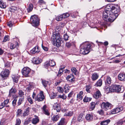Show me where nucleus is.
I'll use <instances>...</instances> for the list:
<instances>
[{
  "instance_id": "obj_32",
  "label": "nucleus",
  "mask_w": 125,
  "mask_h": 125,
  "mask_svg": "<svg viewBox=\"0 0 125 125\" xmlns=\"http://www.w3.org/2000/svg\"><path fill=\"white\" fill-rule=\"evenodd\" d=\"M123 108L122 106L119 107L115 109L116 113H117L119 112L122 111Z\"/></svg>"
},
{
  "instance_id": "obj_60",
  "label": "nucleus",
  "mask_w": 125,
  "mask_h": 125,
  "mask_svg": "<svg viewBox=\"0 0 125 125\" xmlns=\"http://www.w3.org/2000/svg\"><path fill=\"white\" fill-rule=\"evenodd\" d=\"M73 76L72 74H70L67 76L66 79L67 80L70 79V78H72L73 77Z\"/></svg>"
},
{
  "instance_id": "obj_16",
  "label": "nucleus",
  "mask_w": 125,
  "mask_h": 125,
  "mask_svg": "<svg viewBox=\"0 0 125 125\" xmlns=\"http://www.w3.org/2000/svg\"><path fill=\"white\" fill-rule=\"evenodd\" d=\"M101 93L99 90H98L95 92L93 95V97L95 99H98L101 96Z\"/></svg>"
},
{
  "instance_id": "obj_24",
  "label": "nucleus",
  "mask_w": 125,
  "mask_h": 125,
  "mask_svg": "<svg viewBox=\"0 0 125 125\" xmlns=\"http://www.w3.org/2000/svg\"><path fill=\"white\" fill-rule=\"evenodd\" d=\"M110 121V119H108L101 121L100 124L101 125H107Z\"/></svg>"
},
{
  "instance_id": "obj_45",
  "label": "nucleus",
  "mask_w": 125,
  "mask_h": 125,
  "mask_svg": "<svg viewBox=\"0 0 125 125\" xmlns=\"http://www.w3.org/2000/svg\"><path fill=\"white\" fill-rule=\"evenodd\" d=\"M18 94L21 97H22L24 95V92L21 90H20L19 91Z\"/></svg>"
},
{
  "instance_id": "obj_56",
  "label": "nucleus",
  "mask_w": 125,
  "mask_h": 125,
  "mask_svg": "<svg viewBox=\"0 0 125 125\" xmlns=\"http://www.w3.org/2000/svg\"><path fill=\"white\" fill-rule=\"evenodd\" d=\"M8 40L9 36H6L4 37L3 41V42H5Z\"/></svg>"
},
{
  "instance_id": "obj_7",
  "label": "nucleus",
  "mask_w": 125,
  "mask_h": 125,
  "mask_svg": "<svg viewBox=\"0 0 125 125\" xmlns=\"http://www.w3.org/2000/svg\"><path fill=\"white\" fill-rule=\"evenodd\" d=\"M112 106V105L108 102H103L101 104V108L105 111L110 109Z\"/></svg>"
},
{
  "instance_id": "obj_3",
  "label": "nucleus",
  "mask_w": 125,
  "mask_h": 125,
  "mask_svg": "<svg viewBox=\"0 0 125 125\" xmlns=\"http://www.w3.org/2000/svg\"><path fill=\"white\" fill-rule=\"evenodd\" d=\"M81 49L80 51L81 54L86 55L88 53L91 49V45L89 44L85 43L82 44L80 46Z\"/></svg>"
},
{
  "instance_id": "obj_13",
  "label": "nucleus",
  "mask_w": 125,
  "mask_h": 125,
  "mask_svg": "<svg viewBox=\"0 0 125 125\" xmlns=\"http://www.w3.org/2000/svg\"><path fill=\"white\" fill-rule=\"evenodd\" d=\"M55 65V62L54 61L52 60H50L48 62H45L44 64V66L46 67L49 66L53 67Z\"/></svg>"
},
{
  "instance_id": "obj_30",
  "label": "nucleus",
  "mask_w": 125,
  "mask_h": 125,
  "mask_svg": "<svg viewBox=\"0 0 125 125\" xmlns=\"http://www.w3.org/2000/svg\"><path fill=\"white\" fill-rule=\"evenodd\" d=\"M86 90L88 93H90V90L92 89V86L90 85H86Z\"/></svg>"
},
{
  "instance_id": "obj_22",
  "label": "nucleus",
  "mask_w": 125,
  "mask_h": 125,
  "mask_svg": "<svg viewBox=\"0 0 125 125\" xmlns=\"http://www.w3.org/2000/svg\"><path fill=\"white\" fill-rule=\"evenodd\" d=\"M66 121L65 118H62L59 122L57 123L58 125H65L66 124Z\"/></svg>"
},
{
  "instance_id": "obj_18",
  "label": "nucleus",
  "mask_w": 125,
  "mask_h": 125,
  "mask_svg": "<svg viewBox=\"0 0 125 125\" xmlns=\"http://www.w3.org/2000/svg\"><path fill=\"white\" fill-rule=\"evenodd\" d=\"M47 107L45 105H44L42 107V110L43 113L44 114L47 116H49L50 113L48 110L46 109Z\"/></svg>"
},
{
  "instance_id": "obj_9",
  "label": "nucleus",
  "mask_w": 125,
  "mask_h": 125,
  "mask_svg": "<svg viewBox=\"0 0 125 125\" xmlns=\"http://www.w3.org/2000/svg\"><path fill=\"white\" fill-rule=\"evenodd\" d=\"M44 98V96L43 94V92L41 91L38 94L36 97L34 98L35 101H37L38 102L42 101Z\"/></svg>"
},
{
  "instance_id": "obj_6",
  "label": "nucleus",
  "mask_w": 125,
  "mask_h": 125,
  "mask_svg": "<svg viewBox=\"0 0 125 125\" xmlns=\"http://www.w3.org/2000/svg\"><path fill=\"white\" fill-rule=\"evenodd\" d=\"M9 73L10 71L9 69H6L3 70L0 74L2 79L4 80L6 79L9 74Z\"/></svg>"
},
{
  "instance_id": "obj_41",
  "label": "nucleus",
  "mask_w": 125,
  "mask_h": 125,
  "mask_svg": "<svg viewBox=\"0 0 125 125\" xmlns=\"http://www.w3.org/2000/svg\"><path fill=\"white\" fill-rule=\"evenodd\" d=\"M0 7L1 8H4L6 7V4L5 2H2L0 4Z\"/></svg>"
},
{
  "instance_id": "obj_23",
  "label": "nucleus",
  "mask_w": 125,
  "mask_h": 125,
  "mask_svg": "<svg viewBox=\"0 0 125 125\" xmlns=\"http://www.w3.org/2000/svg\"><path fill=\"white\" fill-rule=\"evenodd\" d=\"M119 79L121 81H125V75L122 73L119 74L118 76Z\"/></svg>"
},
{
  "instance_id": "obj_52",
  "label": "nucleus",
  "mask_w": 125,
  "mask_h": 125,
  "mask_svg": "<svg viewBox=\"0 0 125 125\" xmlns=\"http://www.w3.org/2000/svg\"><path fill=\"white\" fill-rule=\"evenodd\" d=\"M125 121V120L123 121L122 120H120L116 123V124L117 125H121L123 124Z\"/></svg>"
},
{
  "instance_id": "obj_49",
  "label": "nucleus",
  "mask_w": 125,
  "mask_h": 125,
  "mask_svg": "<svg viewBox=\"0 0 125 125\" xmlns=\"http://www.w3.org/2000/svg\"><path fill=\"white\" fill-rule=\"evenodd\" d=\"M73 73L75 75L76 74V73L77 72V70L74 67L72 68L71 69Z\"/></svg>"
},
{
  "instance_id": "obj_19",
  "label": "nucleus",
  "mask_w": 125,
  "mask_h": 125,
  "mask_svg": "<svg viewBox=\"0 0 125 125\" xmlns=\"http://www.w3.org/2000/svg\"><path fill=\"white\" fill-rule=\"evenodd\" d=\"M34 117L35 118H33L32 120V123L33 124L36 125L39 122V119L37 116L35 115Z\"/></svg>"
},
{
  "instance_id": "obj_27",
  "label": "nucleus",
  "mask_w": 125,
  "mask_h": 125,
  "mask_svg": "<svg viewBox=\"0 0 125 125\" xmlns=\"http://www.w3.org/2000/svg\"><path fill=\"white\" fill-rule=\"evenodd\" d=\"M73 111H69L65 113L64 114V116H71L73 115Z\"/></svg>"
},
{
  "instance_id": "obj_25",
  "label": "nucleus",
  "mask_w": 125,
  "mask_h": 125,
  "mask_svg": "<svg viewBox=\"0 0 125 125\" xmlns=\"http://www.w3.org/2000/svg\"><path fill=\"white\" fill-rule=\"evenodd\" d=\"M98 77V75L96 73H94L92 75L91 78L93 81L96 80Z\"/></svg>"
},
{
  "instance_id": "obj_47",
  "label": "nucleus",
  "mask_w": 125,
  "mask_h": 125,
  "mask_svg": "<svg viewBox=\"0 0 125 125\" xmlns=\"http://www.w3.org/2000/svg\"><path fill=\"white\" fill-rule=\"evenodd\" d=\"M67 97L64 94H63L62 95H58V98H62L63 99H65Z\"/></svg>"
},
{
  "instance_id": "obj_20",
  "label": "nucleus",
  "mask_w": 125,
  "mask_h": 125,
  "mask_svg": "<svg viewBox=\"0 0 125 125\" xmlns=\"http://www.w3.org/2000/svg\"><path fill=\"white\" fill-rule=\"evenodd\" d=\"M11 77L14 82L17 83L18 82V80L19 78V75H12L11 76Z\"/></svg>"
},
{
  "instance_id": "obj_34",
  "label": "nucleus",
  "mask_w": 125,
  "mask_h": 125,
  "mask_svg": "<svg viewBox=\"0 0 125 125\" xmlns=\"http://www.w3.org/2000/svg\"><path fill=\"white\" fill-rule=\"evenodd\" d=\"M17 100V98L16 97H15L14 98V99L13 100L12 102V104L13 106L14 107L15 106L16 102Z\"/></svg>"
},
{
  "instance_id": "obj_1",
  "label": "nucleus",
  "mask_w": 125,
  "mask_h": 125,
  "mask_svg": "<svg viewBox=\"0 0 125 125\" xmlns=\"http://www.w3.org/2000/svg\"><path fill=\"white\" fill-rule=\"evenodd\" d=\"M112 12H109L108 11L104 12L103 14V19L107 21L113 22L114 21L118 16V14L115 15L111 14Z\"/></svg>"
},
{
  "instance_id": "obj_59",
  "label": "nucleus",
  "mask_w": 125,
  "mask_h": 125,
  "mask_svg": "<svg viewBox=\"0 0 125 125\" xmlns=\"http://www.w3.org/2000/svg\"><path fill=\"white\" fill-rule=\"evenodd\" d=\"M30 108L29 107L27 108L26 109V112L24 113V114H26L25 115H28L29 114V110L30 109Z\"/></svg>"
},
{
  "instance_id": "obj_48",
  "label": "nucleus",
  "mask_w": 125,
  "mask_h": 125,
  "mask_svg": "<svg viewBox=\"0 0 125 125\" xmlns=\"http://www.w3.org/2000/svg\"><path fill=\"white\" fill-rule=\"evenodd\" d=\"M22 110L21 109H18L17 112V116H20L22 113Z\"/></svg>"
},
{
  "instance_id": "obj_36",
  "label": "nucleus",
  "mask_w": 125,
  "mask_h": 125,
  "mask_svg": "<svg viewBox=\"0 0 125 125\" xmlns=\"http://www.w3.org/2000/svg\"><path fill=\"white\" fill-rule=\"evenodd\" d=\"M102 83L101 80H99L96 83L95 85L96 86H100L102 84Z\"/></svg>"
},
{
  "instance_id": "obj_5",
  "label": "nucleus",
  "mask_w": 125,
  "mask_h": 125,
  "mask_svg": "<svg viewBox=\"0 0 125 125\" xmlns=\"http://www.w3.org/2000/svg\"><path fill=\"white\" fill-rule=\"evenodd\" d=\"M39 20L36 15L32 16L30 19L31 23L35 27L38 26L39 25Z\"/></svg>"
},
{
  "instance_id": "obj_31",
  "label": "nucleus",
  "mask_w": 125,
  "mask_h": 125,
  "mask_svg": "<svg viewBox=\"0 0 125 125\" xmlns=\"http://www.w3.org/2000/svg\"><path fill=\"white\" fill-rule=\"evenodd\" d=\"M64 67L63 68H61L59 70L58 72V73L57 75V76L58 77L60 76L62 74L63 71V69H64Z\"/></svg>"
},
{
  "instance_id": "obj_62",
  "label": "nucleus",
  "mask_w": 125,
  "mask_h": 125,
  "mask_svg": "<svg viewBox=\"0 0 125 125\" xmlns=\"http://www.w3.org/2000/svg\"><path fill=\"white\" fill-rule=\"evenodd\" d=\"M5 105L4 102H2V103H1V105H0V109H1L3 108L5 106Z\"/></svg>"
},
{
  "instance_id": "obj_50",
  "label": "nucleus",
  "mask_w": 125,
  "mask_h": 125,
  "mask_svg": "<svg viewBox=\"0 0 125 125\" xmlns=\"http://www.w3.org/2000/svg\"><path fill=\"white\" fill-rule=\"evenodd\" d=\"M64 40L65 41H67L68 40V39L69 37V36L67 35V33L64 34L63 36Z\"/></svg>"
},
{
  "instance_id": "obj_53",
  "label": "nucleus",
  "mask_w": 125,
  "mask_h": 125,
  "mask_svg": "<svg viewBox=\"0 0 125 125\" xmlns=\"http://www.w3.org/2000/svg\"><path fill=\"white\" fill-rule=\"evenodd\" d=\"M97 113L99 115H103L104 112L101 109L98 111L97 112Z\"/></svg>"
},
{
  "instance_id": "obj_12",
  "label": "nucleus",
  "mask_w": 125,
  "mask_h": 125,
  "mask_svg": "<svg viewBox=\"0 0 125 125\" xmlns=\"http://www.w3.org/2000/svg\"><path fill=\"white\" fill-rule=\"evenodd\" d=\"M16 92L17 90L15 87H13L9 90L8 97H10L12 96H13L16 93Z\"/></svg>"
},
{
  "instance_id": "obj_21",
  "label": "nucleus",
  "mask_w": 125,
  "mask_h": 125,
  "mask_svg": "<svg viewBox=\"0 0 125 125\" xmlns=\"http://www.w3.org/2000/svg\"><path fill=\"white\" fill-rule=\"evenodd\" d=\"M41 60H40L39 58H34L32 59L33 63L36 64H38L40 63L41 62Z\"/></svg>"
},
{
  "instance_id": "obj_15",
  "label": "nucleus",
  "mask_w": 125,
  "mask_h": 125,
  "mask_svg": "<svg viewBox=\"0 0 125 125\" xmlns=\"http://www.w3.org/2000/svg\"><path fill=\"white\" fill-rule=\"evenodd\" d=\"M112 80L111 78L108 76H107L105 79V83L106 85H109L111 83Z\"/></svg>"
},
{
  "instance_id": "obj_8",
  "label": "nucleus",
  "mask_w": 125,
  "mask_h": 125,
  "mask_svg": "<svg viewBox=\"0 0 125 125\" xmlns=\"http://www.w3.org/2000/svg\"><path fill=\"white\" fill-rule=\"evenodd\" d=\"M31 69L28 67H24L22 70L21 72L22 75L26 77L29 76Z\"/></svg>"
},
{
  "instance_id": "obj_35",
  "label": "nucleus",
  "mask_w": 125,
  "mask_h": 125,
  "mask_svg": "<svg viewBox=\"0 0 125 125\" xmlns=\"http://www.w3.org/2000/svg\"><path fill=\"white\" fill-rule=\"evenodd\" d=\"M83 119V114H80L78 118V120L79 122H81Z\"/></svg>"
},
{
  "instance_id": "obj_54",
  "label": "nucleus",
  "mask_w": 125,
  "mask_h": 125,
  "mask_svg": "<svg viewBox=\"0 0 125 125\" xmlns=\"http://www.w3.org/2000/svg\"><path fill=\"white\" fill-rule=\"evenodd\" d=\"M11 11L13 12H14L17 10V8L15 7H12L10 8Z\"/></svg>"
},
{
  "instance_id": "obj_39",
  "label": "nucleus",
  "mask_w": 125,
  "mask_h": 125,
  "mask_svg": "<svg viewBox=\"0 0 125 125\" xmlns=\"http://www.w3.org/2000/svg\"><path fill=\"white\" fill-rule=\"evenodd\" d=\"M111 91V86L110 87H106L105 89V91L106 93L112 92V91Z\"/></svg>"
},
{
  "instance_id": "obj_10",
  "label": "nucleus",
  "mask_w": 125,
  "mask_h": 125,
  "mask_svg": "<svg viewBox=\"0 0 125 125\" xmlns=\"http://www.w3.org/2000/svg\"><path fill=\"white\" fill-rule=\"evenodd\" d=\"M111 88L112 92H119L121 90L120 86L116 84L112 85L111 86Z\"/></svg>"
},
{
  "instance_id": "obj_42",
  "label": "nucleus",
  "mask_w": 125,
  "mask_h": 125,
  "mask_svg": "<svg viewBox=\"0 0 125 125\" xmlns=\"http://www.w3.org/2000/svg\"><path fill=\"white\" fill-rule=\"evenodd\" d=\"M50 96L51 99H53L56 96V94L52 92L50 94Z\"/></svg>"
},
{
  "instance_id": "obj_46",
  "label": "nucleus",
  "mask_w": 125,
  "mask_h": 125,
  "mask_svg": "<svg viewBox=\"0 0 125 125\" xmlns=\"http://www.w3.org/2000/svg\"><path fill=\"white\" fill-rule=\"evenodd\" d=\"M62 15L63 19L65 18H67L69 17L70 15L69 14L67 13H63Z\"/></svg>"
},
{
  "instance_id": "obj_64",
  "label": "nucleus",
  "mask_w": 125,
  "mask_h": 125,
  "mask_svg": "<svg viewBox=\"0 0 125 125\" xmlns=\"http://www.w3.org/2000/svg\"><path fill=\"white\" fill-rule=\"evenodd\" d=\"M9 102V100L8 99H6L3 102L4 104L6 105L8 104Z\"/></svg>"
},
{
  "instance_id": "obj_58",
  "label": "nucleus",
  "mask_w": 125,
  "mask_h": 125,
  "mask_svg": "<svg viewBox=\"0 0 125 125\" xmlns=\"http://www.w3.org/2000/svg\"><path fill=\"white\" fill-rule=\"evenodd\" d=\"M13 25V23L10 21H9L7 23V25L10 27L12 26Z\"/></svg>"
},
{
  "instance_id": "obj_55",
  "label": "nucleus",
  "mask_w": 125,
  "mask_h": 125,
  "mask_svg": "<svg viewBox=\"0 0 125 125\" xmlns=\"http://www.w3.org/2000/svg\"><path fill=\"white\" fill-rule=\"evenodd\" d=\"M75 80V79L74 77H73L72 78H70V79L67 80V81L71 82L72 83Z\"/></svg>"
},
{
  "instance_id": "obj_38",
  "label": "nucleus",
  "mask_w": 125,
  "mask_h": 125,
  "mask_svg": "<svg viewBox=\"0 0 125 125\" xmlns=\"http://www.w3.org/2000/svg\"><path fill=\"white\" fill-rule=\"evenodd\" d=\"M63 19V18L62 15H58L57 16L56 18V20L58 21L62 20Z\"/></svg>"
},
{
  "instance_id": "obj_4",
  "label": "nucleus",
  "mask_w": 125,
  "mask_h": 125,
  "mask_svg": "<svg viewBox=\"0 0 125 125\" xmlns=\"http://www.w3.org/2000/svg\"><path fill=\"white\" fill-rule=\"evenodd\" d=\"M105 11H108L109 12H112L111 14L115 15H118L120 11V8L119 6H117V8H115L114 6L112 5H108L106 7Z\"/></svg>"
},
{
  "instance_id": "obj_37",
  "label": "nucleus",
  "mask_w": 125,
  "mask_h": 125,
  "mask_svg": "<svg viewBox=\"0 0 125 125\" xmlns=\"http://www.w3.org/2000/svg\"><path fill=\"white\" fill-rule=\"evenodd\" d=\"M92 99V98L86 96L83 99V101L84 102H87L91 101Z\"/></svg>"
},
{
  "instance_id": "obj_33",
  "label": "nucleus",
  "mask_w": 125,
  "mask_h": 125,
  "mask_svg": "<svg viewBox=\"0 0 125 125\" xmlns=\"http://www.w3.org/2000/svg\"><path fill=\"white\" fill-rule=\"evenodd\" d=\"M83 94V92L82 91H81L77 95V98L79 99L80 100H82L83 99V97L82 95Z\"/></svg>"
},
{
  "instance_id": "obj_28",
  "label": "nucleus",
  "mask_w": 125,
  "mask_h": 125,
  "mask_svg": "<svg viewBox=\"0 0 125 125\" xmlns=\"http://www.w3.org/2000/svg\"><path fill=\"white\" fill-rule=\"evenodd\" d=\"M59 118V116L58 115H54L52 117V119L53 122H55L58 120Z\"/></svg>"
},
{
  "instance_id": "obj_63",
  "label": "nucleus",
  "mask_w": 125,
  "mask_h": 125,
  "mask_svg": "<svg viewBox=\"0 0 125 125\" xmlns=\"http://www.w3.org/2000/svg\"><path fill=\"white\" fill-rule=\"evenodd\" d=\"M42 49L45 51H47L48 50V48L47 47H45L43 45V44H42Z\"/></svg>"
},
{
  "instance_id": "obj_44",
  "label": "nucleus",
  "mask_w": 125,
  "mask_h": 125,
  "mask_svg": "<svg viewBox=\"0 0 125 125\" xmlns=\"http://www.w3.org/2000/svg\"><path fill=\"white\" fill-rule=\"evenodd\" d=\"M27 100L28 101L29 103L31 104H33V100L31 98V97L30 96H28L27 97Z\"/></svg>"
},
{
  "instance_id": "obj_2",
  "label": "nucleus",
  "mask_w": 125,
  "mask_h": 125,
  "mask_svg": "<svg viewBox=\"0 0 125 125\" xmlns=\"http://www.w3.org/2000/svg\"><path fill=\"white\" fill-rule=\"evenodd\" d=\"M62 36L59 34H54L51 37V41L54 45H55L58 47L60 46L61 42H62Z\"/></svg>"
},
{
  "instance_id": "obj_26",
  "label": "nucleus",
  "mask_w": 125,
  "mask_h": 125,
  "mask_svg": "<svg viewBox=\"0 0 125 125\" xmlns=\"http://www.w3.org/2000/svg\"><path fill=\"white\" fill-rule=\"evenodd\" d=\"M33 8V5L31 3L29 4L28 6V8L27 9V11L28 12H29L31 11Z\"/></svg>"
},
{
  "instance_id": "obj_14",
  "label": "nucleus",
  "mask_w": 125,
  "mask_h": 125,
  "mask_svg": "<svg viewBox=\"0 0 125 125\" xmlns=\"http://www.w3.org/2000/svg\"><path fill=\"white\" fill-rule=\"evenodd\" d=\"M85 118L88 121H92L93 119V115L92 114H87L85 116Z\"/></svg>"
},
{
  "instance_id": "obj_61",
  "label": "nucleus",
  "mask_w": 125,
  "mask_h": 125,
  "mask_svg": "<svg viewBox=\"0 0 125 125\" xmlns=\"http://www.w3.org/2000/svg\"><path fill=\"white\" fill-rule=\"evenodd\" d=\"M58 89L59 92L62 93L63 92V89L61 87H58Z\"/></svg>"
},
{
  "instance_id": "obj_11",
  "label": "nucleus",
  "mask_w": 125,
  "mask_h": 125,
  "mask_svg": "<svg viewBox=\"0 0 125 125\" xmlns=\"http://www.w3.org/2000/svg\"><path fill=\"white\" fill-rule=\"evenodd\" d=\"M53 108L54 110L56 111L57 112H59L61 110V107L60 104L57 103L54 104L53 105Z\"/></svg>"
},
{
  "instance_id": "obj_57",
  "label": "nucleus",
  "mask_w": 125,
  "mask_h": 125,
  "mask_svg": "<svg viewBox=\"0 0 125 125\" xmlns=\"http://www.w3.org/2000/svg\"><path fill=\"white\" fill-rule=\"evenodd\" d=\"M21 123V121L19 118L16 119V123L15 125H19Z\"/></svg>"
},
{
  "instance_id": "obj_51",
  "label": "nucleus",
  "mask_w": 125,
  "mask_h": 125,
  "mask_svg": "<svg viewBox=\"0 0 125 125\" xmlns=\"http://www.w3.org/2000/svg\"><path fill=\"white\" fill-rule=\"evenodd\" d=\"M34 49H35V52L36 53H38L40 52V49H39V47L38 46H36L33 48Z\"/></svg>"
},
{
  "instance_id": "obj_17",
  "label": "nucleus",
  "mask_w": 125,
  "mask_h": 125,
  "mask_svg": "<svg viewBox=\"0 0 125 125\" xmlns=\"http://www.w3.org/2000/svg\"><path fill=\"white\" fill-rule=\"evenodd\" d=\"M12 63L10 62L7 61L5 62L4 64V66L6 68H8L10 69L12 66Z\"/></svg>"
},
{
  "instance_id": "obj_40",
  "label": "nucleus",
  "mask_w": 125,
  "mask_h": 125,
  "mask_svg": "<svg viewBox=\"0 0 125 125\" xmlns=\"http://www.w3.org/2000/svg\"><path fill=\"white\" fill-rule=\"evenodd\" d=\"M24 99L23 98H19L18 102V106H19L21 105Z\"/></svg>"
},
{
  "instance_id": "obj_29",
  "label": "nucleus",
  "mask_w": 125,
  "mask_h": 125,
  "mask_svg": "<svg viewBox=\"0 0 125 125\" xmlns=\"http://www.w3.org/2000/svg\"><path fill=\"white\" fill-rule=\"evenodd\" d=\"M95 104L94 102H92L91 103V106L90 108V110L91 111L93 110L95 108Z\"/></svg>"
},
{
  "instance_id": "obj_43",
  "label": "nucleus",
  "mask_w": 125,
  "mask_h": 125,
  "mask_svg": "<svg viewBox=\"0 0 125 125\" xmlns=\"http://www.w3.org/2000/svg\"><path fill=\"white\" fill-rule=\"evenodd\" d=\"M42 83L43 86L45 87H46L48 82L44 80H42Z\"/></svg>"
}]
</instances>
